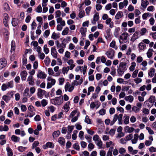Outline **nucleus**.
<instances>
[{"instance_id":"48","label":"nucleus","mask_w":156,"mask_h":156,"mask_svg":"<svg viewBox=\"0 0 156 156\" xmlns=\"http://www.w3.org/2000/svg\"><path fill=\"white\" fill-rule=\"evenodd\" d=\"M85 122L88 124H91L92 123L91 119H89V116L87 115L85 117Z\"/></svg>"},{"instance_id":"57","label":"nucleus","mask_w":156,"mask_h":156,"mask_svg":"<svg viewBox=\"0 0 156 156\" xmlns=\"http://www.w3.org/2000/svg\"><path fill=\"white\" fill-rule=\"evenodd\" d=\"M27 148L23 146H19L18 147V150L20 152H23L25 151Z\"/></svg>"},{"instance_id":"24","label":"nucleus","mask_w":156,"mask_h":156,"mask_svg":"<svg viewBox=\"0 0 156 156\" xmlns=\"http://www.w3.org/2000/svg\"><path fill=\"white\" fill-rule=\"evenodd\" d=\"M23 95L26 97L30 98L31 96V94L29 93V89L26 88L24 90L23 93Z\"/></svg>"},{"instance_id":"10","label":"nucleus","mask_w":156,"mask_h":156,"mask_svg":"<svg viewBox=\"0 0 156 156\" xmlns=\"http://www.w3.org/2000/svg\"><path fill=\"white\" fill-rule=\"evenodd\" d=\"M71 40L70 36H68L66 38L64 39L62 41V47L65 48L66 47V44Z\"/></svg>"},{"instance_id":"61","label":"nucleus","mask_w":156,"mask_h":156,"mask_svg":"<svg viewBox=\"0 0 156 156\" xmlns=\"http://www.w3.org/2000/svg\"><path fill=\"white\" fill-rule=\"evenodd\" d=\"M77 132V130H74L73 131V133L72 135V138L73 140L76 139L77 137L76 133Z\"/></svg>"},{"instance_id":"37","label":"nucleus","mask_w":156,"mask_h":156,"mask_svg":"<svg viewBox=\"0 0 156 156\" xmlns=\"http://www.w3.org/2000/svg\"><path fill=\"white\" fill-rule=\"evenodd\" d=\"M12 24L13 26H16L18 24V20L16 18H12Z\"/></svg>"},{"instance_id":"40","label":"nucleus","mask_w":156,"mask_h":156,"mask_svg":"<svg viewBox=\"0 0 156 156\" xmlns=\"http://www.w3.org/2000/svg\"><path fill=\"white\" fill-rule=\"evenodd\" d=\"M155 71V70L154 68H151L148 73V75L151 77H152L154 75Z\"/></svg>"},{"instance_id":"3","label":"nucleus","mask_w":156,"mask_h":156,"mask_svg":"<svg viewBox=\"0 0 156 156\" xmlns=\"http://www.w3.org/2000/svg\"><path fill=\"white\" fill-rule=\"evenodd\" d=\"M123 115L122 114H120L119 115L115 114L114 115L113 120L111 122L110 126L113 125L115 123L117 119L119 122V125H122V121Z\"/></svg>"},{"instance_id":"17","label":"nucleus","mask_w":156,"mask_h":156,"mask_svg":"<svg viewBox=\"0 0 156 156\" xmlns=\"http://www.w3.org/2000/svg\"><path fill=\"white\" fill-rule=\"evenodd\" d=\"M99 14L98 13H95L94 16L93 20H91V23L93 24H96V22L99 19Z\"/></svg>"},{"instance_id":"2","label":"nucleus","mask_w":156,"mask_h":156,"mask_svg":"<svg viewBox=\"0 0 156 156\" xmlns=\"http://www.w3.org/2000/svg\"><path fill=\"white\" fill-rule=\"evenodd\" d=\"M50 101L52 104L55 105H60L63 103V96L61 95L59 97H56L54 99H51Z\"/></svg>"},{"instance_id":"29","label":"nucleus","mask_w":156,"mask_h":156,"mask_svg":"<svg viewBox=\"0 0 156 156\" xmlns=\"http://www.w3.org/2000/svg\"><path fill=\"white\" fill-rule=\"evenodd\" d=\"M149 4V2L147 0L144 1L142 0L141 5L144 9H145Z\"/></svg>"},{"instance_id":"64","label":"nucleus","mask_w":156,"mask_h":156,"mask_svg":"<svg viewBox=\"0 0 156 156\" xmlns=\"http://www.w3.org/2000/svg\"><path fill=\"white\" fill-rule=\"evenodd\" d=\"M9 88L5 83H3L1 87L2 90L3 91Z\"/></svg>"},{"instance_id":"19","label":"nucleus","mask_w":156,"mask_h":156,"mask_svg":"<svg viewBox=\"0 0 156 156\" xmlns=\"http://www.w3.org/2000/svg\"><path fill=\"white\" fill-rule=\"evenodd\" d=\"M27 81L30 85L33 86L34 84V79L32 76H29L27 79Z\"/></svg>"},{"instance_id":"13","label":"nucleus","mask_w":156,"mask_h":156,"mask_svg":"<svg viewBox=\"0 0 156 156\" xmlns=\"http://www.w3.org/2000/svg\"><path fill=\"white\" fill-rule=\"evenodd\" d=\"M128 36L129 35L128 33L126 32L123 33L120 36V39H121L123 41L126 42V41H127V40Z\"/></svg>"},{"instance_id":"44","label":"nucleus","mask_w":156,"mask_h":156,"mask_svg":"<svg viewBox=\"0 0 156 156\" xmlns=\"http://www.w3.org/2000/svg\"><path fill=\"white\" fill-rule=\"evenodd\" d=\"M48 104L47 100L45 99H43L41 102V105L43 107H45Z\"/></svg>"},{"instance_id":"46","label":"nucleus","mask_w":156,"mask_h":156,"mask_svg":"<svg viewBox=\"0 0 156 156\" xmlns=\"http://www.w3.org/2000/svg\"><path fill=\"white\" fill-rule=\"evenodd\" d=\"M69 28L66 27L62 31V34L63 35H65L68 34L69 32Z\"/></svg>"},{"instance_id":"56","label":"nucleus","mask_w":156,"mask_h":156,"mask_svg":"<svg viewBox=\"0 0 156 156\" xmlns=\"http://www.w3.org/2000/svg\"><path fill=\"white\" fill-rule=\"evenodd\" d=\"M50 33V30H46L44 32L43 36L45 38H47L49 35Z\"/></svg>"},{"instance_id":"28","label":"nucleus","mask_w":156,"mask_h":156,"mask_svg":"<svg viewBox=\"0 0 156 156\" xmlns=\"http://www.w3.org/2000/svg\"><path fill=\"white\" fill-rule=\"evenodd\" d=\"M125 131L126 132L131 133L133 132L134 129L133 127H129V126H126L124 129Z\"/></svg>"},{"instance_id":"23","label":"nucleus","mask_w":156,"mask_h":156,"mask_svg":"<svg viewBox=\"0 0 156 156\" xmlns=\"http://www.w3.org/2000/svg\"><path fill=\"white\" fill-rule=\"evenodd\" d=\"M87 29L86 28L82 27L80 30V32L82 36V37H83V40L84 39V37L86 36Z\"/></svg>"},{"instance_id":"15","label":"nucleus","mask_w":156,"mask_h":156,"mask_svg":"<svg viewBox=\"0 0 156 156\" xmlns=\"http://www.w3.org/2000/svg\"><path fill=\"white\" fill-rule=\"evenodd\" d=\"M4 18L3 19V23L5 26L7 27L8 26V19L9 18V16L7 13H4Z\"/></svg>"},{"instance_id":"59","label":"nucleus","mask_w":156,"mask_h":156,"mask_svg":"<svg viewBox=\"0 0 156 156\" xmlns=\"http://www.w3.org/2000/svg\"><path fill=\"white\" fill-rule=\"evenodd\" d=\"M36 12L38 13H40L42 12V7L41 5H39L35 9Z\"/></svg>"},{"instance_id":"35","label":"nucleus","mask_w":156,"mask_h":156,"mask_svg":"<svg viewBox=\"0 0 156 156\" xmlns=\"http://www.w3.org/2000/svg\"><path fill=\"white\" fill-rule=\"evenodd\" d=\"M125 99L126 101H129V102H132L133 101L134 98L133 96L129 95L126 97L125 98Z\"/></svg>"},{"instance_id":"21","label":"nucleus","mask_w":156,"mask_h":156,"mask_svg":"<svg viewBox=\"0 0 156 156\" xmlns=\"http://www.w3.org/2000/svg\"><path fill=\"white\" fill-rule=\"evenodd\" d=\"M58 142L59 144L62 146H64L65 144V138L62 137H60L58 139Z\"/></svg>"},{"instance_id":"45","label":"nucleus","mask_w":156,"mask_h":156,"mask_svg":"<svg viewBox=\"0 0 156 156\" xmlns=\"http://www.w3.org/2000/svg\"><path fill=\"white\" fill-rule=\"evenodd\" d=\"M5 84H6L9 88H12L13 87V82L12 81L8 82Z\"/></svg>"},{"instance_id":"54","label":"nucleus","mask_w":156,"mask_h":156,"mask_svg":"<svg viewBox=\"0 0 156 156\" xmlns=\"http://www.w3.org/2000/svg\"><path fill=\"white\" fill-rule=\"evenodd\" d=\"M140 110V108L136 106H134L132 108V111L135 113L139 112Z\"/></svg>"},{"instance_id":"55","label":"nucleus","mask_w":156,"mask_h":156,"mask_svg":"<svg viewBox=\"0 0 156 156\" xmlns=\"http://www.w3.org/2000/svg\"><path fill=\"white\" fill-rule=\"evenodd\" d=\"M112 70L111 71L110 74L113 76H114L116 73V69L114 67L112 66L111 68Z\"/></svg>"},{"instance_id":"58","label":"nucleus","mask_w":156,"mask_h":156,"mask_svg":"<svg viewBox=\"0 0 156 156\" xmlns=\"http://www.w3.org/2000/svg\"><path fill=\"white\" fill-rule=\"evenodd\" d=\"M44 62L46 65H48L50 63V59L48 56H47L44 60Z\"/></svg>"},{"instance_id":"49","label":"nucleus","mask_w":156,"mask_h":156,"mask_svg":"<svg viewBox=\"0 0 156 156\" xmlns=\"http://www.w3.org/2000/svg\"><path fill=\"white\" fill-rule=\"evenodd\" d=\"M111 30L109 28L107 29L106 31V38L107 39L110 37L111 35Z\"/></svg>"},{"instance_id":"5","label":"nucleus","mask_w":156,"mask_h":156,"mask_svg":"<svg viewBox=\"0 0 156 156\" xmlns=\"http://www.w3.org/2000/svg\"><path fill=\"white\" fill-rule=\"evenodd\" d=\"M14 91H11V92H8L6 95H3L2 97V99L5 102H8L11 98L13 97Z\"/></svg>"},{"instance_id":"6","label":"nucleus","mask_w":156,"mask_h":156,"mask_svg":"<svg viewBox=\"0 0 156 156\" xmlns=\"http://www.w3.org/2000/svg\"><path fill=\"white\" fill-rule=\"evenodd\" d=\"M115 51L112 48L109 49L105 53L107 57L110 59H113L115 56Z\"/></svg>"},{"instance_id":"18","label":"nucleus","mask_w":156,"mask_h":156,"mask_svg":"<svg viewBox=\"0 0 156 156\" xmlns=\"http://www.w3.org/2000/svg\"><path fill=\"white\" fill-rule=\"evenodd\" d=\"M105 23L107 25H109V27L112 28L114 27V23L112 21V19L111 18H109L107 19L105 21Z\"/></svg>"},{"instance_id":"50","label":"nucleus","mask_w":156,"mask_h":156,"mask_svg":"<svg viewBox=\"0 0 156 156\" xmlns=\"http://www.w3.org/2000/svg\"><path fill=\"white\" fill-rule=\"evenodd\" d=\"M148 101H149V102H150L151 104H152V105H153L155 101V97L153 96H151L149 98Z\"/></svg>"},{"instance_id":"7","label":"nucleus","mask_w":156,"mask_h":156,"mask_svg":"<svg viewBox=\"0 0 156 156\" xmlns=\"http://www.w3.org/2000/svg\"><path fill=\"white\" fill-rule=\"evenodd\" d=\"M74 88V87L70 84L69 82H67L65 86V92L68 91L69 92H72Z\"/></svg>"},{"instance_id":"60","label":"nucleus","mask_w":156,"mask_h":156,"mask_svg":"<svg viewBox=\"0 0 156 156\" xmlns=\"http://www.w3.org/2000/svg\"><path fill=\"white\" fill-rule=\"evenodd\" d=\"M61 12L60 10H57L55 12V17L56 18L60 17L61 15Z\"/></svg>"},{"instance_id":"22","label":"nucleus","mask_w":156,"mask_h":156,"mask_svg":"<svg viewBox=\"0 0 156 156\" xmlns=\"http://www.w3.org/2000/svg\"><path fill=\"white\" fill-rule=\"evenodd\" d=\"M70 102L68 101L63 106L62 108L65 110L66 112H67L69 111L70 108Z\"/></svg>"},{"instance_id":"11","label":"nucleus","mask_w":156,"mask_h":156,"mask_svg":"<svg viewBox=\"0 0 156 156\" xmlns=\"http://www.w3.org/2000/svg\"><path fill=\"white\" fill-rule=\"evenodd\" d=\"M47 75L44 72L39 70L37 75V77L38 78L41 79H45Z\"/></svg>"},{"instance_id":"30","label":"nucleus","mask_w":156,"mask_h":156,"mask_svg":"<svg viewBox=\"0 0 156 156\" xmlns=\"http://www.w3.org/2000/svg\"><path fill=\"white\" fill-rule=\"evenodd\" d=\"M123 16V15L122 12L121 11H119L117 13L115 16V18L116 20H119Z\"/></svg>"},{"instance_id":"16","label":"nucleus","mask_w":156,"mask_h":156,"mask_svg":"<svg viewBox=\"0 0 156 156\" xmlns=\"http://www.w3.org/2000/svg\"><path fill=\"white\" fill-rule=\"evenodd\" d=\"M139 33V31H136L132 36L130 41L133 42L135 40L138 39L139 37L138 36Z\"/></svg>"},{"instance_id":"47","label":"nucleus","mask_w":156,"mask_h":156,"mask_svg":"<svg viewBox=\"0 0 156 156\" xmlns=\"http://www.w3.org/2000/svg\"><path fill=\"white\" fill-rule=\"evenodd\" d=\"M76 80H74L72 83V85L73 87L75 85L77 86L78 85V82L77 81V80H78V75H76Z\"/></svg>"},{"instance_id":"62","label":"nucleus","mask_w":156,"mask_h":156,"mask_svg":"<svg viewBox=\"0 0 156 156\" xmlns=\"http://www.w3.org/2000/svg\"><path fill=\"white\" fill-rule=\"evenodd\" d=\"M39 143L38 141H35L32 144V149H34V148H36V147L38 146Z\"/></svg>"},{"instance_id":"36","label":"nucleus","mask_w":156,"mask_h":156,"mask_svg":"<svg viewBox=\"0 0 156 156\" xmlns=\"http://www.w3.org/2000/svg\"><path fill=\"white\" fill-rule=\"evenodd\" d=\"M153 51V50L152 49H149L147 52V56L148 58H150L153 55L152 52Z\"/></svg>"},{"instance_id":"1","label":"nucleus","mask_w":156,"mask_h":156,"mask_svg":"<svg viewBox=\"0 0 156 156\" xmlns=\"http://www.w3.org/2000/svg\"><path fill=\"white\" fill-rule=\"evenodd\" d=\"M127 62L126 59L124 58L121 59L120 61L119 65L117 69V72L119 75L122 76L127 70Z\"/></svg>"},{"instance_id":"32","label":"nucleus","mask_w":156,"mask_h":156,"mask_svg":"<svg viewBox=\"0 0 156 156\" xmlns=\"http://www.w3.org/2000/svg\"><path fill=\"white\" fill-rule=\"evenodd\" d=\"M138 137L139 136L138 134H134V139L131 140L132 143L133 144H136L137 142Z\"/></svg>"},{"instance_id":"41","label":"nucleus","mask_w":156,"mask_h":156,"mask_svg":"<svg viewBox=\"0 0 156 156\" xmlns=\"http://www.w3.org/2000/svg\"><path fill=\"white\" fill-rule=\"evenodd\" d=\"M136 66L135 62H133L131 63V66L129 68V70L131 71H133L135 69V67Z\"/></svg>"},{"instance_id":"12","label":"nucleus","mask_w":156,"mask_h":156,"mask_svg":"<svg viewBox=\"0 0 156 156\" xmlns=\"http://www.w3.org/2000/svg\"><path fill=\"white\" fill-rule=\"evenodd\" d=\"M46 93V92L45 90H42L40 88H39L38 89L37 96L39 98L41 99L43 98V96Z\"/></svg>"},{"instance_id":"51","label":"nucleus","mask_w":156,"mask_h":156,"mask_svg":"<svg viewBox=\"0 0 156 156\" xmlns=\"http://www.w3.org/2000/svg\"><path fill=\"white\" fill-rule=\"evenodd\" d=\"M44 51L46 54H48L49 52V48H47V44H45L44 46Z\"/></svg>"},{"instance_id":"63","label":"nucleus","mask_w":156,"mask_h":156,"mask_svg":"<svg viewBox=\"0 0 156 156\" xmlns=\"http://www.w3.org/2000/svg\"><path fill=\"white\" fill-rule=\"evenodd\" d=\"M119 151L120 154H123L125 153L126 151V150L124 148L121 147L119 148Z\"/></svg>"},{"instance_id":"53","label":"nucleus","mask_w":156,"mask_h":156,"mask_svg":"<svg viewBox=\"0 0 156 156\" xmlns=\"http://www.w3.org/2000/svg\"><path fill=\"white\" fill-rule=\"evenodd\" d=\"M69 70V69L67 67L64 66L62 68V71L63 74H65L67 73Z\"/></svg>"},{"instance_id":"27","label":"nucleus","mask_w":156,"mask_h":156,"mask_svg":"<svg viewBox=\"0 0 156 156\" xmlns=\"http://www.w3.org/2000/svg\"><path fill=\"white\" fill-rule=\"evenodd\" d=\"M11 139L12 141L15 142H19L20 140V138L15 135H12Z\"/></svg>"},{"instance_id":"33","label":"nucleus","mask_w":156,"mask_h":156,"mask_svg":"<svg viewBox=\"0 0 156 156\" xmlns=\"http://www.w3.org/2000/svg\"><path fill=\"white\" fill-rule=\"evenodd\" d=\"M6 150L7 152L8 156H12L13 153L12 150L9 147H7Z\"/></svg>"},{"instance_id":"52","label":"nucleus","mask_w":156,"mask_h":156,"mask_svg":"<svg viewBox=\"0 0 156 156\" xmlns=\"http://www.w3.org/2000/svg\"><path fill=\"white\" fill-rule=\"evenodd\" d=\"M85 16V12L84 10H80L79 13V17L82 18Z\"/></svg>"},{"instance_id":"14","label":"nucleus","mask_w":156,"mask_h":156,"mask_svg":"<svg viewBox=\"0 0 156 156\" xmlns=\"http://www.w3.org/2000/svg\"><path fill=\"white\" fill-rule=\"evenodd\" d=\"M51 54L54 58H57L58 53L56 51L55 46L51 48Z\"/></svg>"},{"instance_id":"9","label":"nucleus","mask_w":156,"mask_h":156,"mask_svg":"<svg viewBox=\"0 0 156 156\" xmlns=\"http://www.w3.org/2000/svg\"><path fill=\"white\" fill-rule=\"evenodd\" d=\"M54 144L52 142H47L46 144L42 146L44 149H46L48 148H53L54 147Z\"/></svg>"},{"instance_id":"20","label":"nucleus","mask_w":156,"mask_h":156,"mask_svg":"<svg viewBox=\"0 0 156 156\" xmlns=\"http://www.w3.org/2000/svg\"><path fill=\"white\" fill-rule=\"evenodd\" d=\"M27 74V73L25 70H24L21 72L20 76L21 79L23 81L25 80Z\"/></svg>"},{"instance_id":"43","label":"nucleus","mask_w":156,"mask_h":156,"mask_svg":"<svg viewBox=\"0 0 156 156\" xmlns=\"http://www.w3.org/2000/svg\"><path fill=\"white\" fill-rule=\"evenodd\" d=\"M74 126H67V133H71L74 129Z\"/></svg>"},{"instance_id":"4","label":"nucleus","mask_w":156,"mask_h":156,"mask_svg":"<svg viewBox=\"0 0 156 156\" xmlns=\"http://www.w3.org/2000/svg\"><path fill=\"white\" fill-rule=\"evenodd\" d=\"M93 140L94 141L96 144L99 147V148H103L102 147V141L98 135H94L93 137Z\"/></svg>"},{"instance_id":"39","label":"nucleus","mask_w":156,"mask_h":156,"mask_svg":"<svg viewBox=\"0 0 156 156\" xmlns=\"http://www.w3.org/2000/svg\"><path fill=\"white\" fill-rule=\"evenodd\" d=\"M120 29L119 27H116L115 28L114 33V36L116 37H118L119 34V32Z\"/></svg>"},{"instance_id":"34","label":"nucleus","mask_w":156,"mask_h":156,"mask_svg":"<svg viewBox=\"0 0 156 156\" xmlns=\"http://www.w3.org/2000/svg\"><path fill=\"white\" fill-rule=\"evenodd\" d=\"M60 133L59 131L57 130L54 131L52 134V136L54 139L58 137L60 134Z\"/></svg>"},{"instance_id":"26","label":"nucleus","mask_w":156,"mask_h":156,"mask_svg":"<svg viewBox=\"0 0 156 156\" xmlns=\"http://www.w3.org/2000/svg\"><path fill=\"white\" fill-rule=\"evenodd\" d=\"M11 46V49L10 50V52L11 53H12V51H14L16 49V43L14 40H13L12 41Z\"/></svg>"},{"instance_id":"8","label":"nucleus","mask_w":156,"mask_h":156,"mask_svg":"<svg viewBox=\"0 0 156 156\" xmlns=\"http://www.w3.org/2000/svg\"><path fill=\"white\" fill-rule=\"evenodd\" d=\"M7 61L4 58L0 59V69H2L7 66Z\"/></svg>"},{"instance_id":"42","label":"nucleus","mask_w":156,"mask_h":156,"mask_svg":"<svg viewBox=\"0 0 156 156\" xmlns=\"http://www.w3.org/2000/svg\"><path fill=\"white\" fill-rule=\"evenodd\" d=\"M106 147L107 148L110 147L111 146H114L115 144L111 141H109V142H107L106 143Z\"/></svg>"},{"instance_id":"31","label":"nucleus","mask_w":156,"mask_h":156,"mask_svg":"<svg viewBox=\"0 0 156 156\" xmlns=\"http://www.w3.org/2000/svg\"><path fill=\"white\" fill-rule=\"evenodd\" d=\"M123 118L124 124L126 125L128 124L129 123V116L125 114L123 117Z\"/></svg>"},{"instance_id":"38","label":"nucleus","mask_w":156,"mask_h":156,"mask_svg":"<svg viewBox=\"0 0 156 156\" xmlns=\"http://www.w3.org/2000/svg\"><path fill=\"white\" fill-rule=\"evenodd\" d=\"M87 69V66H84V67L79 66V70L83 71V75H84L86 72Z\"/></svg>"},{"instance_id":"25","label":"nucleus","mask_w":156,"mask_h":156,"mask_svg":"<svg viewBox=\"0 0 156 156\" xmlns=\"http://www.w3.org/2000/svg\"><path fill=\"white\" fill-rule=\"evenodd\" d=\"M146 47V45L143 42L140 43L138 45V48L139 51H140L144 49Z\"/></svg>"}]
</instances>
